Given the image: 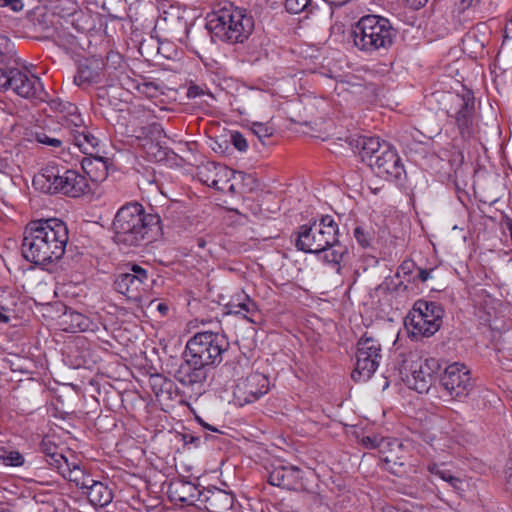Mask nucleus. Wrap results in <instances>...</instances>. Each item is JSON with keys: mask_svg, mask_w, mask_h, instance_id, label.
Segmentation results:
<instances>
[{"mask_svg": "<svg viewBox=\"0 0 512 512\" xmlns=\"http://www.w3.org/2000/svg\"><path fill=\"white\" fill-rule=\"evenodd\" d=\"M211 368L202 362L195 360L193 356L187 355L185 350L183 353V362L175 371L174 377L184 387L198 390L206 381Z\"/></svg>", "mask_w": 512, "mask_h": 512, "instance_id": "obj_14", "label": "nucleus"}, {"mask_svg": "<svg viewBox=\"0 0 512 512\" xmlns=\"http://www.w3.org/2000/svg\"><path fill=\"white\" fill-rule=\"evenodd\" d=\"M444 310L436 302L418 300L405 318V326L413 336L430 337L441 327Z\"/></svg>", "mask_w": 512, "mask_h": 512, "instance_id": "obj_9", "label": "nucleus"}, {"mask_svg": "<svg viewBox=\"0 0 512 512\" xmlns=\"http://www.w3.org/2000/svg\"><path fill=\"white\" fill-rule=\"evenodd\" d=\"M349 143L360 153L362 160L368 165H370L371 159H375L376 155L380 154L384 145H389L385 141H380L379 137L364 135L351 138Z\"/></svg>", "mask_w": 512, "mask_h": 512, "instance_id": "obj_21", "label": "nucleus"}, {"mask_svg": "<svg viewBox=\"0 0 512 512\" xmlns=\"http://www.w3.org/2000/svg\"><path fill=\"white\" fill-rule=\"evenodd\" d=\"M0 461L7 466H21L24 463V457L18 451H11L6 455H1Z\"/></svg>", "mask_w": 512, "mask_h": 512, "instance_id": "obj_37", "label": "nucleus"}, {"mask_svg": "<svg viewBox=\"0 0 512 512\" xmlns=\"http://www.w3.org/2000/svg\"><path fill=\"white\" fill-rule=\"evenodd\" d=\"M415 266H416V264L412 260L403 261L397 271L396 276L399 277L400 274L410 275L414 271Z\"/></svg>", "mask_w": 512, "mask_h": 512, "instance_id": "obj_43", "label": "nucleus"}, {"mask_svg": "<svg viewBox=\"0 0 512 512\" xmlns=\"http://www.w3.org/2000/svg\"><path fill=\"white\" fill-rule=\"evenodd\" d=\"M441 369L440 361L436 358H419L410 365V387L419 393L428 392L437 373Z\"/></svg>", "mask_w": 512, "mask_h": 512, "instance_id": "obj_15", "label": "nucleus"}, {"mask_svg": "<svg viewBox=\"0 0 512 512\" xmlns=\"http://www.w3.org/2000/svg\"><path fill=\"white\" fill-rule=\"evenodd\" d=\"M230 313L242 315L251 322H255L252 318L257 313L256 303L245 293H241L232 298L230 304Z\"/></svg>", "mask_w": 512, "mask_h": 512, "instance_id": "obj_25", "label": "nucleus"}, {"mask_svg": "<svg viewBox=\"0 0 512 512\" xmlns=\"http://www.w3.org/2000/svg\"><path fill=\"white\" fill-rule=\"evenodd\" d=\"M68 241V228L61 219L33 220L23 232L22 255L36 265L52 264L63 257Z\"/></svg>", "mask_w": 512, "mask_h": 512, "instance_id": "obj_1", "label": "nucleus"}, {"mask_svg": "<svg viewBox=\"0 0 512 512\" xmlns=\"http://www.w3.org/2000/svg\"><path fill=\"white\" fill-rule=\"evenodd\" d=\"M268 391V378L261 373H252L237 383L233 395L235 402L243 406L257 401Z\"/></svg>", "mask_w": 512, "mask_h": 512, "instance_id": "obj_16", "label": "nucleus"}, {"mask_svg": "<svg viewBox=\"0 0 512 512\" xmlns=\"http://www.w3.org/2000/svg\"><path fill=\"white\" fill-rule=\"evenodd\" d=\"M348 255V248L341 244L338 240V236L336 237L335 244L329 246L326 251H324L323 259L327 263H331L337 266V273H340L341 266L340 263L344 260V258Z\"/></svg>", "mask_w": 512, "mask_h": 512, "instance_id": "obj_31", "label": "nucleus"}, {"mask_svg": "<svg viewBox=\"0 0 512 512\" xmlns=\"http://www.w3.org/2000/svg\"><path fill=\"white\" fill-rule=\"evenodd\" d=\"M381 512H405V510L392 505H386L382 508Z\"/></svg>", "mask_w": 512, "mask_h": 512, "instance_id": "obj_51", "label": "nucleus"}, {"mask_svg": "<svg viewBox=\"0 0 512 512\" xmlns=\"http://www.w3.org/2000/svg\"><path fill=\"white\" fill-rule=\"evenodd\" d=\"M329 5L335 6V7H342L345 5L348 0H325Z\"/></svg>", "mask_w": 512, "mask_h": 512, "instance_id": "obj_49", "label": "nucleus"}, {"mask_svg": "<svg viewBox=\"0 0 512 512\" xmlns=\"http://www.w3.org/2000/svg\"><path fill=\"white\" fill-rule=\"evenodd\" d=\"M97 482L98 481L92 479L90 476L84 474L81 475L80 482L77 487L82 489L84 493L85 491H90L91 488H93L97 484Z\"/></svg>", "mask_w": 512, "mask_h": 512, "instance_id": "obj_42", "label": "nucleus"}, {"mask_svg": "<svg viewBox=\"0 0 512 512\" xmlns=\"http://www.w3.org/2000/svg\"><path fill=\"white\" fill-rule=\"evenodd\" d=\"M136 89L139 93L145 95L148 98H155L160 94H163V87L156 81H143L136 85Z\"/></svg>", "mask_w": 512, "mask_h": 512, "instance_id": "obj_32", "label": "nucleus"}, {"mask_svg": "<svg viewBox=\"0 0 512 512\" xmlns=\"http://www.w3.org/2000/svg\"><path fill=\"white\" fill-rule=\"evenodd\" d=\"M61 325L63 330L70 333L94 331L97 327L96 323L87 316L73 310L66 311L62 315Z\"/></svg>", "mask_w": 512, "mask_h": 512, "instance_id": "obj_22", "label": "nucleus"}, {"mask_svg": "<svg viewBox=\"0 0 512 512\" xmlns=\"http://www.w3.org/2000/svg\"><path fill=\"white\" fill-rule=\"evenodd\" d=\"M168 495L173 501L191 506L199 500L201 491L195 484L184 479H178L170 483Z\"/></svg>", "mask_w": 512, "mask_h": 512, "instance_id": "obj_20", "label": "nucleus"}, {"mask_svg": "<svg viewBox=\"0 0 512 512\" xmlns=\"http://www.w3.org/2000/svg\"><path fill=\"white\" fill-rule=\"evenodd\" d=\"M251 132L257 136L261 142H264L266 138H269L273 135L274 129L272 126L266 123L254 122L251 126Z\"/></svg>", "mask_w": 512, "mask_h": 512, "instance_id": "obj_36", "label": "nucleus"}, {"mask_svg": "<svg viewBox=\"0 0 512 512\" xmlns=\"http://www.w3.org/2000/svg\"><path fill=\"white\" fill-rule=\"evenodd\" d=\"M207 30L212 37L228 43H243L254 29L250 15L238 7H224L207 17Z\"/></svg>", "mask_w": 512, "mask_h": 512, "instance_id": "obj_4", "label": "nucleus"}, {"mask_svg": "<svg viewBox=\"0 0 512 512\" xmlns=\"http://www.w3.org/2000/svg\"><path fill=\"white\" fill-rule=\"evenodd\" d=\"M35 141L39 144L51 146V147H60L62 145V141L58 138L50 137L45 132L40 131L34 134Z\"/></svg>", "mask_w": 512, "mask_h": 512, "instance_id": "obj_39", "label": "nucleus"}, {"mask_svg": "<svg viewBox=\"0 0 512 512\" xmlns=\"http://www.w3.org/2000/svg\"><path fill=\"white\" fill-rule=\"evenodd\" d=\"M396 37L397 30L390 20L380 15H364L352 28L354 46L367 55L388 50Z\"/></svg>", "mask_w": 512, "mask_h": 512, "instance_id": "obj_3", "label": "nucleus"}, {"mask_svg": "<svg viewBox=\"0 0 512 512\" xmlns=\"http://www.w3.org/2000/svg\"><path fill=\"white\" fill-rule=\"evenodd\" d=\"M380 459L383 466L397 476H402L406 472V467L410 466L403 444L397 439H389V445L382 449Z\"/></svg>", "mask_w": 512, "mask_h": 512, "instance_id": "obj_17", "label": "nucleus"}, {"mask_svg": "<svg viewBox=\"0 0 512 512\" xmlns=\"http://www.w3.org/2000/svg\"><path fill=\"white\" fill-rule=\"evenodd\" d=\"M354 237L362 248H368L372 244L374 233L371 228L358 225L354 229Z\"/></svg>", "mask_w": 512, "mask_h": 512, "instance_id": "obj_33", "label": "nucleus"}, {"mask_svg": "<svg viewBox=\"0 0 512 512\" xmlns=\"http://www.w3.org/2000/svg\"><path fill=\"white\" fill-rule=\"evenodd\" d=\"M230 343L227 337L219 332L204 331L198 332L191 337L185 350L187 355L213 368L223 361L224 354L228 351Z\"/></svg>", "mask_w": 512, "mask_h": 512, "instance_id": "obj_7", "label": "nucleus"}, {"mask_svg": "<svg viewBox=\"0 0 512 512\" xmlns=\"http://www.w3.org/2000/svg\"><path fill=\"white\" fill-rule=\"evenodd\" d=\"M337 236V223L331 216L326 215L310 226L302 225L299 228L295 246L305 253L318 254L335 244Z\"/></svg>", "mask_w": 512, "mask_h": 512, "instance_id": "obj_6", "label": "nucleus"}, {"mask_svg": "<svg viewBox=\"0 0 512 512\" xmlns=\"http://www.w3.org/2000/svg\"><path fill=\"white\" fill-rule=\"evenodd\" d=\"M228 172L229 171L225 166L210 162L200 169L199 178L207 186L213 187L217 190H222V187L219 186L220 179L218 176L220 174L227 176Z\"/></svg>", "mask_w": 512, "mask_h": 512, "instance_id": "obj_27", "label": "nucleus"}, {"mask_svg": "<svg viewBox=\"0 0 512 512\" xmlns=\"http://www.w3.org/2000/svg\"><path fill=\"white\" fill-rule=\"evenodd\" d=\"M184 440H185V443H193V444H195L197 446L199 441H200V438L199 437H195L193 435H185L184 436Z\"/></svg>", "mask_w": 512, "mask_h": 512, "instance_id": "obj_50", "label": "nucleus"}, {"mask_svg": "<svg viewBox=\"0 0 512 512\" xmlns=\"http://www.w3.org/2000/svg\"><path fill=\"white\" fill-rule=\"evenodd\" d=\"M49 106L55 113V118L61 125L72 130L74 127L81 126L83 124L84 120L82 119L76 105L60 99H54L50 101Z\"/></svg>", "mask_w": 512, "mask_h": 512, "instance_id": "obj_19", "label": "nucleus"}, {"mask_svg": "<svg viewBox=\"0 0 512 512\" xmlns=\"http://www.w3.org/2000/svg\"><path fill=\"white\" fill-rule=\"evenodd\" d=\"M440 479L447 482L455 491H463L464 481L460 478L452 475V473L448 470H444L441 473Z\"/></svg>", "mask_w": 512, "mask_h": 512, "instance_id": "obj_38", "label": "nucleus"}, {"mask_svg": "<svg viewBox=\"0 0 512 512\" xmlns=\"http://www.w3.org/2000/svg\"><path fill=\"white\" fill-rule=\"evenodd\" d=\"M84 494L87 495L92 505L100 507L108 505L113 498L111 490L100 481L90 491H85Z\"/></svg>", "mask_w": 512, "mask_h": 512, "instance_id": "obj_29", "label": "nucleus"}, {"mask_svg": "<svg viewBox=\"0 0 512 512\" xmlns=\"http://www.w3.org/2000/svg\"><path fill=\"white\" fill-rule=\"evenodd\" d=\"M371 169L386 180H400L405 175L404 165L394 147L384 145L380 154L370 160Z\"/></svg>", "mask_w": 512, "mask_h": 512, "instance_id": "obj_13", "label": "nucleus"}, {"mask_svg": "<svg viewBox=\"0 0 512 512\" xmlns=\"http://www.w3.org/2000/svg\"><path fill=\"white\" fill-rule=\"evenodd\" d=\"M285 7L286 10L292 14L301 12L311 13L313 11L311 0H286Z\"/></svg>", "mask_w": 512, "mask_h": 512, "instance_id": "obj_34", "label": "nucleus"}, {"mask_svg": "<svg viewBox=\"0 0 512 512\" xmlns=\"http://www.w3.org/2000/svg\"><path fill=\"white\" fill-rule=\"evenodd\" d=\"M160 223V216L146 213L140 203H127L114 217V242L129 248L146 245L161 233Z\"/></svg>", "mask_w": 512, "mask_h": 512, "instance_id": "obj_2", "label": "nucleus"}, {"mask_svg": "<svg viewBox=\"0 0 512 512\" xmlns=\"http://www.w3.org/2000/svg\"><path fill=\"white\" fill-rule=\"evenodd\" d=\"M207 509L211 512H225L233 507L234 498L231 494L217 490L206 497Z\"/></svg>", "mask_w": 512, "mask_h": 512, "instance_id": "obj_28", "label": "nucleus"}, {"mask_svg": "<svg viewBox=\"0 0 512 512\" xmlns=\"http://www.w3.org/2000/svg\"><path fill=\"white\" fill-rule=\"evenodd\" d=\"M427 469L431 474H434V475L438 476L439 478L441 476V473H443V471L445 470V469H442L440 465L435 464V463L429 464L427 466Z\"/></svg>", "mask_w": 512, "mask_h": 512, "instance_id": "obj_47", "label": "nucleus"}, {"mask_svg": "<svg viewBox=\"0 0 512 512\" xmlns=\"http://www.w3.org/2000/svg\"><path fill=\"white\" fill-rule=\"evenodd\" d=\"M0 7H9L12 11L18 12L23 9L21 0H0Z\"/></svg>", "mask_w": 512, "mask_h": 512, "instance_id": "obj_44", "label": "nucleus"}, {"mask_svg": "<svg viewBox=\"0 0 512 512\" xmlns=\"http://www.w3.org/2000/svg\"><path fill=\"white\" fill-rule=\"evenodd\" d=\"M92 81V72L89 68H81L79 69L77 75L74 77V82L81 86L86 83H90Z\"/></svg>", "mask_w": 512, "mask_h": 512, "instance_id": "obj_41", "label": "nucleus"}, {"mask_svg": "<svg viewBox=\"0 0 512 512\" xmlns=\"http://www.w3.org/2000/svg\"><path fill=\"white\" fill-rule=\"evenodd\" d=\"M389 439L377 435L365 436L362 438L361 443L366 448L378 449L380 454L383 448L388 447Z\"/></svg>", "mask_w": 512, "mask_h": 512, "instance_id": "obj_35", "label": "nucleus"}, {"mask_svg": "<svg viewBox=\"0 0 512 512\" xmlns=\"http://www.w3.org/2000/svg\"><path fill=\"white\" fill-rule=\"evenodd\" d=\"M73 142L80 151L86 155L92 156L96 151L99 140L96 138L83 123L81 126H76L71 130Z\"/></svg>", "mask_w": 512, "mask_h": 512, "instance_id": "obj_23", "label": "nucleus"}, {"mask_svg": "<svg viewBox=\"0 0 512 512\" xmlns=\"http://www.w3.org/2000/svg\"><path fill=\"white\" fill-rule=\"evenodd\" d=\"M196 242H197V246L199 248L203 249V248L206 247L207 242H206V240L203 237L197 238Z\"/></svg>", "mask_w": 512, "mask_h": 512, "instance_id": "obj_53", "label": "nucleus"}, {"mask_svg": "<svg viewBox=\"0 0 512 512\" xmlns=\"http://www.w3.org/2000/svg\"><path fill=\"white\" fill-rule=\"evenodd\" d=\"M200 423L202 424L203 427L211 430L212 432H218L219 431L216 427H212V426L208 425V423H205L203 421H200Z\"/></svg>", "mask_w": 512, "mask_h": 512, "instance_id": "obj_55", "label": "nucleus"}, {"mask_svg": "<svg viewBox=\"0 0 512 512\" xmlns=\"http://www.w3.org/2000/svg\"><path fill=\"white\" fill-rule=\"evenodd\" d=\"M0 58L5 67L22 65L21 59L16 55L14 43L3 35H0Z\"/></svg>", "mask_w": 512, "mask_h": 512, "instance_id": "obj_30", "label": "nucleus"}, {"mask_svg": "<svg viewBox=\"0 0 512 512\" xmlns=\"http://www.w3.org/2000/svg\"><path fill=\"white\" fill-rule=\"evenodd\" d=\"M9 320H10L9 317L0 311V322L8 323Z\"/></svg>", "mask_w": 512, "mask_h": 512, "instance_id": "obj_56", "label": "nucleus"}, {"mask_svg": "<svg viewBox=\"0 0 512 512\" xmlns=\"http://www.w3.org/2000/svg\"><path fill=\"white\" fill-rule=\"evenodd\" d=\"M480 0H462V4L465 6V7H469V6H472L474 5L475 3H478Z\"/></svg>", "mask_w": 512, "mask_h": 512, "instance_id": "obj_54", "label": "nucleus"}, {"mask_svg": "<svg viewBox=\"0 0 512 512\" xmlns=\"http://www.w3.org/2000/svg\"><path fill=\"white\" fill-rule=\"evenodd\" d=\"M81 475H84V472L80 467L75 465L73 468H69V480L74 482L77 486L80 482Z\"/></svg>", "mask_w": 512, "mask_h": 512, "instance_id": "obj_45", "label": "nucleus"}, {"mask_svg": "<svg viewBox=\"0 0 512 512\" xmlns=\"http://www.w3.org/2000/svg\"><path fill=\"white\" fill-rule=\"evenodd\" d=\"M429 277H430V271H428L426 269H419L418 278L422 282L427 281L429 279Z\"/></svg>", "mask_w": 512, "mask_h": 512, "instance_id": "obj_48", "label": "nucleus"}, {"mask_svg": "<svg viewBox=\"0 0 512 512\" xmlns=\"http://www.w3.org/2000/svg\"><path fill=\"white\" fill-rule=\"evenodd\" d=\"M230 141L232 145L239 151V152H246L248 149V142L247 139L238 131H233L230 134Z\"/></svg>", "mask_w": 512, "mask_h": 512, "instance_id": "obj_40", "label": "nucleus"}, {"mask_svg": "<svg viewBox=\"0 0 512 512\" xmlns=\"http://www.w3.org/2000/svg\"><path fill=\"white\" fill-rule=\"evenodd\" d=\"M157 310L162 314V315H166V313L168 312V306L164 303H159L157 305Z\"/></svg>", "mask_w": 512, "mask_h": 512, "instance_id": "obj_52", "label": "nucleus"}, {"mask_svg": "<svg viewBox=\"0 0 512 512\" xmlns=\"http://www.w3.org/2000/svg\"><path fill=\"white\" fill-rule=\"evenodd\" d=\"M299 472V469L294 466H278L269 473L268 482L273 486L290 488Z\"/></svg>", "mask_w": 512, "mask_h": 512, "instance_id": "obj_24", "label": "nucleus"}, {"mask_svg": "<svg viewBox=\"0 0 512 512\" xmlns=\"http://www.w3.org/2000/svg\"><path fill=\"white\" fill-rule=\"evenodd\" d=\"M452 102L458 108L455 114L457 126L462 136H469L473 124L475 99L471 91H466L462 95L453 96Z\"/></svg>", "mask_w": 512, "mask_h": 512, "instance_id": "obj_18", "label": "nucleus"}, {"mask_svg": "<svg viewBox=\"0 0 512 512\" xmlns=\"http://www.w3.org/2000/svg\"><path fill=\"white\" fill-rule=\"evenodd\" d=\"M0 90H11L28 100H41L46 97L41 79L20 66L0 68Z\"/></svg>", "mask_w": 512, "mask_h": 512, "instance_id": "obj_8", "label": "nucleus"}, {"mask_svg": "<svg viewBox=\"0 0 512 512\" xmlns=\"http://www.w3.org/2000/svg\"><path fill=\"white\" fill-rule=\"evenodd\" d=\"M33 185L47 194L62 193L69 197H80L91 191L87 177L76 170L59 169L48 165L34 176Z\"/></svg>", "mask_w": 512, "mask_h": 512, "instance_id": "obj_5", "label": "nucleus"}, {"mask_svg": "<svg viewBox=\"0 0 512 512\" xmlns=\"http://www.w3.org/2000/svg\"><path fill=\"white\" fill-rule=\"evenodd\" d=\"M81 165L92 181L100 182L108 176V163L103 157L84 158Z\"/></svg>", "mask_w": 512, "mask_h": 512, "instance_id": "obj_26", "label": "nucleus"}, {"mask_svg": "<svg viewBox=\"0 0 512 512\" xmlns=\"http://www.w3.org/2000/svg\"><path fill=\"white\" fill-rule=\"evenodd\" d=\"M149 278L148 270L138 264L128 263L125 265V271L116 276L114 287L117 292L129 298H136L141 291L148 288Z\"/></svg>", "mask_w": 512, "mask_h": 512, "instance_id": "obj_12", "label": "nucleus"}, {"mask_svg": "<svg viewBox=\"0 0 512 512\" xmlns=\"http://www.w3.org/2000/svg\"><path fill=\"white\" fill-rule=\"evenodd\" d=\"M441 385L447 394L456 400L465 399L474 387L470 370L462 363L448 365L441 376Z\"/></svg>", "mask_w": 512, "mask_h": 512, "instance_id": "obj_11", "label": "nucleus"}, {"mask_svg": "<svg viewBox=\"0 0 512 512\" xmlns=\"http://www.w3.org/2000/svg\"><path fill=\"white\" fill-rule=\"evenodd\" d=\"M356 363L352 378L357 382L369 380L376 372L381 359V345L377 339L364 334L357 342Z\"/></svg>", "mask_w": 512, "mask_h": 512, "instance_id": "obj_10", "label": "nucleus"}, {"mask_svg": "<svg viewBox=\"0 0 512 512\" xmlns=\"http://www.w3.org/2000/svg\"><path fill=\"white\" fill-rule=\"evenodd\" d=\"M165 383L169 386H172V383L170 381H166Z\"/></svg>", "mask_w": 512, "mask_h": 512, "instance_id": "obj_58", "label": "nucleus"}, {"mask_svg": "<svg viewBox=\"0 0 512 512\" xmlns=\"http://www.w3.org/2000/svg\"><path fill=\"white\" fill-rule=\"evenodd\" d=\"M416 1L418 2L419 5H422V6H424L428 2V0H416Z\"/></svg>", "mask_w": 512, "mask_h": 512, "instance_id": "obj_57", "label": "nucleus"}, {"mask_svg": "<svg viewBox=\"0 0 512 512\" xmlns=\"http://www.w3.org/2000/svg\"><path fill=\"white\" fill-rule=\"evenodd\" d=\"M204 90L198 85H191L187 90V97L190 99L204 95Z\"/></svg>", "mask_w": 512, "mask_h": 512, "instance_id": "obj_46", "label": "nucleus"}]
</instances>
